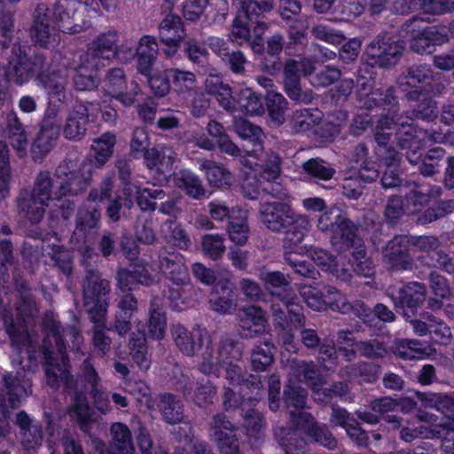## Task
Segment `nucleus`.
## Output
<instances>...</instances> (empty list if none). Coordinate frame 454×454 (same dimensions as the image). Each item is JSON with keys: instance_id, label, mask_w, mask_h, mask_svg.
<instances>
[{"instance_id": "33", "label": "nucleus", "mask_w": 454, "mask_h": 454, "mask_svg": "<svg viewBox=\"0 0 454 454\" xmlns=\"http://www.w3.org/2000/svg\"><path fill=\"white\" fill-rule=\"evenodd\" d=\"M60 136V130L40 125V129L31 145L34 161L42 162L45 156L55 147Z\"/></svg>"}, {"instance_id": "22", "label": "nucleus", "mask_w": 454, "mask_h": 454, "mask_svg": "<svg viewBox=\"0 0 454 454\" xmlns=\"http://www.w3.org/2000/svg\"><path fill=\"white\" fill-rule=\"evenodd\" d=\"M295 214L290 202L265 201L260 205L259 215L261 223L270 231L280 233L287 222Z\"/></svg>"}, {"instance_id": "59", "label": "nucleus", "mask_w": 454, "mask_h": 454, "mask_svg": "<svg viewBox=\"0 0 454 454\" xmlns=\"http://www.w3.org/2000/svg\"><path fill=\"white\" fill-rule=\"evenodd\" d=\"M201 251L207 257L217 261L226 250L224 238L220 234H206L201 238Z\"/></svg>"}, {"instance_id": "40", "label": "nucleus", "mask_w": 454, "mask_h": 454, "mask_svg": "<svg viewBox=\"0 0 454 454\" xmlns=\"http://www.w3.org/2000/svg\"><path fill=\"white\" fill-rule=\"evenodd\" d=\"M162 299L153 296L151 300L149 309L148 333L156 340H161L165 336L167 320L162 310Z\"/></svg>"}, {"instance_id": "14", "label": "nucleus", "mask_w": 454, "mask_h": 454, "mask_svg": "<svg viewBox=\"0 0 454 454\" xmlns=\"http://www.w3.org/2000/svg\"><path fill=\"white\" fill-rule=\"evenodd\" d=\"M433 74L427 64H414L405 68L397 80V87L403 98L411 99L427 90L424 84L433 79Z\"/></svg>"}, {"instance_id": "55", "label": "nucleus", "mask_w": 454, "mask_h": 454, "mask_svg": "<svg viewBox=\"0 0 454 454\" xmlns=\"http://www.w3.org/2000/svg\"><path fill=\"white\" fill-rule=\"evenodd\" d=\"M263 155L264 153L262 154V158L258 159L264 161L262 168L258 174H255L254 176L258 178V181L261 184L273 183L279 177L280 175V157L273 152L266 153L265 159H263Z\"/></svg>"}, {"instance_id": "26", "label": "nucleus", "mask_w": 454, "mask_h": 454, "mask_svg": "<svg viewBox=\"0 0 454 454\" xmlns=\"http://www.w3.org/2000/svg\"><path fill=\"white\" fill-rule=\"evenodd\" d=\"M209 304L215 312L232 314L238 305L234 284L229 279L219 281L210 293Z\"/></svg>"}, {"instance_id": "30", "label": "nucleus", "mask_w": 454, "mask_h": 454, "mask_svg": "<svg viewBox=\"0 0 454 454\" xmlns=\"http://www.w3.org/2000/svg\"><path fill=\"white\" fill-rule=\"evenodd\" d=\"M158 53V43L154 36L144 35L140 38L136 54L137 68L141 74L149 76L152 74Z\"/></svg>"}, {"instance_id": "58", "label": "nucleus", "mask_w": 454, "mask_h": 454, "mask_svg": "<svg viewBox=\"0 0 454 454\" xmlns=\"http://www.w3.org/2000/svg\"><path fill=\"white\" fill-rule=\"evenodd\" d=\"M243 419V427L247 435H256L262 432L266 427V420L263 415L254 406H247L240 413Z\"/></svg>"}, {"instance_id": "2", "label": "nucleus", "mask_w": 454, "mask_h": 454, "mask_svg": "<svg viewBox=\"0 0 454 454\" xmlns=\"http://www.w3.org/2000/svg\"><path fill=\"white\" fill-rule=\"evenodd\" d=\"M43 324L46 336L42 346L38 343L40 350L38 357L43 356L45 361L44 372L46 373L47 367L50 365L56 367L55 372L61 367L70 372L67 346L79 348L82 342V335L75 326L63 327L51 315H46Z\"/></svg>"}, {"instance_id": "61", "label": "nucleus", "mask_w": 454, "mask_h": 454, "mask_svg": "<svg viewBox=\"0 0 454 454\" xmlns=\"http://www.w3.org/2000/svg\"><path fill=\"white\" fill-rule=\"evenodd\" d=\"M266 106L271 120L277 124H282L285 121V110L287 106L285 97L274 90H269L266 95Z\"/></svg>"}, {"instance_id": "46", "label": "nucleus", "mask_w": 454, "mask_h": 454, "mask_svg": "<svg viewBox=\"0 0 454 454\" xmlns=\"http://www.w3.org/2000/svg\"><path fill=\"white\" fill-rule=\"evenodd\" d=\"M403 319L412 326L413 332L419 336L428 334L441 318L433 315L432 312L423 310L418 317V312L403 313Z\"/></svg>"}, {"instance_id": "18", "label": "nucleus", "mask_w": 454, "mask_h": 454, "mask_svg": "<svg viewBox=\"0 0 454 454\" xmlns=\"http://www.w3.org/2000/svg\"><path fill=\"white\" fill-rule=\"evenodd\" d=\"M131 267V269L119 267L116 270L114 278L116 288L121 293L131 292L137 285L148 287L156 282L145 260L132 263Z\"/></svg>"}, {"instance_id": "1", "label": "nucleus", "mask_w": 454, "mask_h": 454, "mask_svg": "<svg viewBox=\"0 0 454 454\" xmlns=\"http://www.w3.org/2000/svg\"><path fill=\"white\" fill-rule=\"evenodd\" d=\"M90 175L82 170L77 160L67 157L58 164L53 176L49 170H39L29 191L48 207L51 200H56L61 217L69 220L78 198L90 185Z\"/></svg>"}, {"instance_id": "10", "label": "nucleus", "mask_w": 454, "mask_h": 454, "mask_svg": "<svg viewBox=\"0 0 454 454\" xmlns=\"http://www.w3.org/2000/svg\"><path fill=\"white\" fill-rule=\"evenodd\" d=\"M25 49L16 43L11 49L7 63L2 65L1 88L7 90V84L13 82L18 86L27 83L32 78V69Z\"/></svg>"}, {"instance_id": "50", "label": "nucleus", "mask_w": 454, "mask_h": 454, "mask_svg": "<svg viewBox=\"0 0 454 454\" xmlns=\"http://www.w3.org/2000/svg\"><path fill=\"white\" fill-rule=\"evenodd\" d=\"M302 169L309 176L313 177L318 184L320 182L330 181L336 173L335 168L319 158H312L304 162Z\"/></svg>"}, {"instance_id": "53", "label": "nucleus", "mask_w": 454, "mask_h": 454, "mask_svg": "<svg viewBox=\"0 0 454 454\" xmlns=\"http://www.w3.org/2000/svg\"><path fill=\"white\" fill-rule=\"evenodd\" d=\"M291 370L300 381H304L311 385H317L321 380V373L314 362L304 360H292Z\"/></svg>"}, {"instance_id": "31", "label": "nucleus", "mask_w": 454, "mask_h": 454, "mask_svg": "<svg viewBox=\"0 0 454 454\" xmlns=\"http://www.w3.org/2000/svg\"><path fill=\"white\" fill-rule=\"evenodd\" d=\"M310 228V219L306 215L295 213L290 222L285 224L280 233L284 234L285 248H298Z\"/></svg>"}, {"instance_id": "21", "label": "nucleus", "mask_w": 454, "mask_h": 454, "mask_svg": "<svg viewBox=\"0 0 454 454\" xmlns=\"http://www.w3.org/2000/svg\"><path fill=\"white\" fill-rule=\"evenodd\" d=\"M291 421L296 427H305L306 434L315 442L327 448L334 450L337 448L338 442L333 434L325 424H320L315 420L309 412H291Z\"/></svg>"}, {"instance_id": "3", "label": "nucleus", "mask_w": 454, "mask_h": 454, "mask_svg": "<svg viewBox=\"0 0 454 454\" xmlns=\"http://www.w3.org/2000/svg\"><path fill=\"white\" fill-rule=\"evenodd\" d=\"M48 366L46 370V382L52 387H58L59 382H62L67 394L72 397V403L69 407L70 416L76 420L80 429L83 433H90L91 423L94 421L93 410L90 407L85 395V387H80L78 381L74 380L70 372H67L64 367L59 368Z\"/></svg>"}, {"instance_id": "62", "label": "nucleus", "mask_w": 454, "mask_h": 454, "mask_svg": "<svg viewBox=\"0 0 454 454\" xmlns=\"http://www.w3.org/2000/svg\"><path fill=\"white\" fill-rule=\"evenodd\" d=\"M103 89L107 95L114 97L127 89V78L121 68H111L103 79Z\"/></svg>"}, {"instance_id": "6", "label": "nucleus", "mask_w": 454, "mask_h": 454, "mask_svg": "<svg viewBox=\"0 0 454 454\" xmlns=\"http://www.w3.org/2000/svg\"><path fill=\"white\" fill-rule=\"evenodd\" d=\"M82 300L89 318H100L106 316L108 303L106 297L110 292V283L102 274L86 265L82 282Z\"/></svg>"}, {"instance_id": "12", "label": "nucleus", "mask_w": 454, "mask_h": 454, "mask_svg": "<svg viewBox=\"0 0 454 454\" xmlns=\"http://www.w3.org/2000/svg\"><path fill=\"white\" fill-rule=\"evenodd\" d=\"M403 51V42L395 41L387 34L380 33L370 43L365 52L374 65L386 68L395 65Z\"/></svg>"}, {"instance_id": "25", "label": "nucleus", "mask_w": 454, "mask_h": 454, "mask_svg": "<svg viewBox=\"0 0 454 454\" xmlns=\"http://www.w3.org/2000/svg\"><path fill=\"white\" fill-rule=\"evenodd\" d=\"M406 100L410 103V109L402 114L404 121L412 122L414 120H422L431 122L437 118L438 105L429 94L428 90L423 91V94L415 96L414 98Z\"/></svg>"}, {"instance_id": "49", "label": "nucleus", "mask_w": 454, "mask_h": 454, "mask_svg": "<svg viewBox=\"0 0 454 454\" xmlns=\"http://www.w3.org/2000/svg\"><path fill=\"white\" fill-rule=\"evenodd\" d=\"M236 388L237 387H223V394L222 400L223 406L225 411H239L241 412L247 406H255L257 403L256 397L244 398V396L240 394L239 390H237Z\"/></svg>"}, {"instance_id": "41", "label": "nucleus", "mask_w": 454, "mask_h": 454, "mask_svg": "<svg viewBox=\"0 0 454 454\" xmlns=\"http://www.w3.org/2000/svg\"><path fill=\"white\" fill-rule=\"evenodd\" d=\"M158 31L161 42H182L186 35L183 21L176 14H168L159 24Z\"/></svg>"}, {"instance_id": "43", "label": "nucleus", "mask_w": 454, "mask_h": 454, "mask_svg": "<svg viewBox=\"0 0 454 454\" xmlns=\"http://www.w3.org/2000/svg\"><path fill=\"white\" fill-rule=\"evenodd\" d=\"M322 120L321 112L317 109L304 108L293 113L289 120L290 129L294 133L310 130Z\"/></svg>"}, {"instance_id": "19", "label": "nucleus", "mask_w": 454, "mask_h": 454, "mask_svg": "<svg viewBox=\"0 0 454 454\" xmlns=\"http://www.w3.org/2000/svg\"><path fill=\"white\" fill-rule=\"evenodd\" d=\"M89 102L74 104L67 114L64 123L60 126V134L68 141H82L88 130L90 114Z\"/></svg>"}, {"instance_id": "48", "label": "nucleus", "mask_w": 454, "mask_h": 454, "mask_svg": "<svg viewBox=\"0 0 454 454\" xmlns=\"http://www.w3.org/2000/svg\"><path fill=\"white\" fill-rule=\"evenodd\" d=\"M112 447L120 454H133L134 445L129 428L122 423H114L111 426Z\"/></svg>"}, {"instance_id": "56", "label": "nucleus", "mask_w": 454, "mask_h": 454, "mask_svg": "<svg viewBox=\"0 0 454 454\" xmlns=\"http://www.w3.org/2000/svg\"><path fill=\"white\" fill-rule=\"evenodd\" d=\"M106 317L100 318H90L94 325L92 327V342L95 349L100 356H105L111 348L112 340L106 333Z\"/></svg>"}, {"instance_id": "57", "label": "nucleus", "mask_w": 454, "mask_h": 454, "mask_svg": "<svg viewBox=\"0 0 454 454\" xmlns=\"http://www.w3.org/2000/svg\"><path fill=\"white\" fill-rule=\"evenodd\" d=\"M237 103L240 110L250 115H259L263 113L262 98L250 88L240 90Z\"/></svg>"}, {"instance_id": "36", "label": "nucleus", "mask_w": 454, "mask_h": 454, "mask_svg": "<svg viewBox=\"0 0 454 454\" xmlns=\"http://www.w3.org/2000/svg\"><path fill=\"white\" fill-rule=\"evenodd\" d=\"M119 34L115 30H108L94 38L89 48L103 61L115 58L118 52Z\"/></svg>"}, {"instance_id": "60", "label": "nucleus", "mask_w": 454, "mask_h": 454, "mask_svg": "<svg viewBox=\"0 0 454 454\" xmlns=\"http://www.w3.org/2000/svg\"><path fill=\"white\" fill-rule=\"evenodd\" d=\"M400 404L401 402L390 396H383L370 401L369 408L378 415L383 416L387 422L400 425L401 419L399 417L387 415L388 412L394 411Z\"/></svg>"}, {"instance_id": "35", "label": "nucleus", "mask_w": 454, "mask_h": 454, "mask_svg": "<svg viewBox=\"0 0 454 454\" xmlns=\"http://www.w3.org/2000/svg\"><path fill=\"white\" fill-rule=\"evenodd\" d=\"M408 121H404L403 115L400 114L391 117L388 114H380L373 124V137L376 144L382 142H390L393 130L396 127L397 129H405Z\"/></svg>"}, {"instance_id": "4", "label": "nucleus", "mask_w": 454, "mask_h": 454, "mask_svg": "<svg viewBox=\"0 0 454 454\" xmlns=\"http://www.w3.org/2000/svg\"><path fill=\"white\" fill-rule=\"evenodd\" d=\"M270 297L278 300L287 309L289 321L294 327L303 326L305 316L303 309L299 303L295 291L290 286L289 275L281 271H262L259 274Z\"/></svg>"}, {"instance_id": "39", "label": "nucleus", "mask_w": 454, "mask_h": 454, "mask_svg": "<svg viewBox=\"0 0 454 454\" xmlns=\"http://www.w3.org/2000/svg\"><path fill=\"white\" fill-rule=\"evenodd\" d=\"M200 169L204 170L209 184L217 188H228L231 185V173L223 165L210 160H201Z\"/></svg>"}, {"instance_id": "16", "label": "nucleus", "mask_w": 454, "mask_h": 454, "mask_svg": "<svg viewBox=\"0 0 454 454\" xmlns=\"http://www.w3.org/2000/svg\"><path fill=\"white\" fill-rule=\"evenodd\" d=\"M175 345L180 352L186 356H193L201 348L211 341V337L207 329L200 326L188 331L181 324H174L170 329Z\"/></svg>"}, {"instance_id": "38", "label": "nucleus", "mask_w": 454, "mask_h": 454, "mask_svg": "<svg viewBox=\"0 0 454 454\" xmlns=\"http://www.w3.org/2000/svg\"><path fill=\"white\" fill-rule=\"evenodd\" d=\"M395 135L396 143L402 150H419L422 148L423 143L420 135H423V138L427 137L429 140H434L433 134H429L427 130L414 126L409 121L406 128L397 129Z\"/></svg>"}, {"instance_id": "15", "label": "nucleus", "mask_w": 454, "mask_h": 454, "mask_svg": "<svg viewBox=\"0 0 454 454\" xmlns=\"http://www.w3.org/2000/svg\"><path fill=\"white\" fill-rule=\"evenodd\" d=\"M23 349L26 350V354L28 356L27 348L23 347L21 348V352ZM39 358L40 357H37L36 361H30L27 357L28 364L23 366L21 368L22 371H18L15 375H12L10 372L4 373L3 375V383L8 397L10 407H17L22 398L31 395L32 380L27 376L25 372H28L35 368L38 364Z\"/></svg>"}, {"instance_id": "23", "label": "nucleus", "mask_w": 454, "mask_h": 454, "mask_svg": "<svg viewBox=\"0 0 454 454\" xmlns=\"http://www.w3.org/2000/svg\"><path fill=\"white\" fill-rule=\"evenodd\" d=\"M423 23V20L415 16L406 21L403 28L407 33H417L413 35L410 48L412 51L424 54H430L434 51L435 44L438 40L437 29L434 27H422L420 24Z\"/></svg>"}, {"instance_id": "52", "label": "nucleus", "mask_w": 454, "mask_h": 454, "mask_svg": "<svg viewBox=\"0 0 454 454\" xmlns=\"http://www.w3.org/2000/svg\"><path fill=\"white\" fill-rule=\"evenodd\" d=\"M375 106L391 114H396L400 110L398 97L392 87L375 89L369 99Z\"/></svg>"}, {"instance_id": "64", "label": "nucleus", "mask_w": 454, "mask_h": 454, "mask_svg": "<svg viewBox=\"0 0 454 454\" xmlns=\"http://www.w3.org/2000/svg\"><path fill=\"white\" fill-rule=\"evenodd\" d=\"M115 136L112 133H105L95 140L92 148L95 151V160L98 166H103L114 153Z\"/></svg>"}, {"instance_id": "44", "label": "nucleus", "mask_w": 454, "mask_h": 454, "mask_svg": "<svg viewBox=\"0 0 454 454\" xmlns=\"http://www.w3.org/2000/svg\"><path fill=\"white\" fill-rule=\"evenodd\" d=\"M17 291L19 293L20 300L17 304L18 317L23 322L24 325L26 317H33L37 313V305L31 294L28 285L21 281L17 284Z\"/></svg>"}, {"instance_id": "20", "label": "nucleus", "mask_w": 454, "mask_h": 454, "mask_svg": "<svg viewBox=\"0 0 454 454\" xmlns=\"http://www.w3.org/2000/svg\"><path fill=\"white\" fill-rule=\"evenodd\" d=\"M328 216L323 215L317 221V227L322 231H328L331 234L333 245L343 244L352 245L359 238L357 226L344 215H338L333 222L327 223Z\"/></svg>"}, {"instance_id": "51", "label": "nucleus", "mask_w": 454, "mask_h": 454, "mask_svg": "<svg viewBox=\"0 0 454 454\" xmlns=\"http://www.w3.org/2000/svg\"><path fill=\"white\" fill-rule=\"evenodd\" d=\"M274 345L269 340L259 342L251 352V364L253 370L257 372L266 371L273 363Z\"/></svg>"}, {"instance_id": "24", "label": "nucleus", "mask_w": 454, "mask_h": 454, "mask_svg": "<svg viewBox=\"0 0 454 454\" xmlns=\"http://www.w3.org/2000/svg\"><path fill=\"white\" fill-rule=\"evenodd\" d=\"M239 333L242 338H254L265 331L266 312L256 305L240 308L237 314Z\"/></svg>"}, {"instance_id": "28", "label": "nucleus", "mask_w": 454, "mask_h": 454, "mask_svg": "<svg viewBox=\"0 0 454 454\" xmlns=\"http://www.w3.org/2000/svg\"><path fill=\"white\" fill-rule=\"evenodd\" d=\"M3 136L7 139L11 146L16 151L19 158H23L27 153L28 145L27 134L16 113L7 114L5 126L2 130Z\"/></svg>"}, {"instance_id": "47", "label": "nucleus", "mask_w": 454, "mask_h": 454, "mask_svg": "<svg viewBox=\"0 0 454 454\" xmlns=\"http://www.w3.org/2000/svg\"><path fill=\"white\" fill-rule=\"evenodd\" d=\"M394 354L403 360H417L427 354V348L418 340L403 339L395 342Z\"/></svg>"}, {"instance_id": "5", "label": "nucleus", "mask_w": 454, "mask_h": 454, "mask_svg": "<svg viewBox=\"0 0 454 454\" xmlns=\"http://www.w3.org/2000/svg\"><path fill=\"white\" fill-rule=\"evenodd\" d=\"M211 341L200 355L199 370L203 374L218 376L220 368L225 364L240 362L243 353L242 344L233 337L222 335L215 348Z\"/></svg>"}, {"instance_id": "54", "label": "nucleus", "mask_w": 454, "mask_h": 454, "mask_svg": "<svg viewBox=\"0 0 454 454\" xmlns=\"http://www.w3.org/2000/svg\"><path fill=\"white\" fill-rule=\"evenodd\" d=\"M179 188L184 191L185 194L195 200H202L206 197L207 191L201 180L191 171L180 172L177 178Z\"/></svg>"}, {"instance_id": "29", "label": "nucleus", "mask_w": 454, "mask_h": 454, "mask_svg": "<svg viewBox=\"0 0 454 454\" xmlns=\"http://www.w3.org/2000/svg\"><path fill=\"white\" fill-rule=\"evenodd\" d=\"M232 128L234 132L243 139H250L253 142L252 150H245L249 157L259 159L262 157V143L265 137L262 129L243 118H235Z\"/></svg>"}, {"instance_id": "27", "label": "nucleus", "mask_w": 454, "mask_h": 454, "mask_svg": "<svg viewBox=\"0 0 454 454\" xmlns=\"http://www.w3.org/2000/svg\"><path fill=\"white\" fill-rule=\"evenodd\" d=\"M15 206L18 215L32 224L38 223L43 219L48 207L47 204L39 202L27 188L20 191L15 198Z\"/></svg>"}, {"instance_id": "17", "label": "nucleus", "mask_w": 454, "mask_h": 454, "mask_svg": "<svg viewBox=\"0 0 454 454\" xmlns=\"http://www.w3.org/2000/svg\"><path fill=\"white\" fill-rule=\"evenodd\" d=\"M158 263L165 277L175 286L189 285V270L183 254L167 247H162L158 253Z\"/></svg>"}, {"instance_id": "13", "label": "nucleus", "mask_w": 454, "mask_h": 454, "mask_svg": "<svg viewBox=\"0 0 454 454\" xmlns=\"http://www.w3.org/2000/svg\"><path fill=\"white\" fill-rule=\"evenodd\" d=\"M411 241L407 235H395L382 247V260L391 270H412L414 262L410 254Z\"/></svg>"}, {"instance_id": "11", "label": "nucleus", "mask_w": 454, "mask_h": 454, "mask_svg": "<svg viewBox=\"0 0 454 454\" xmlns=\"http://www.w3.org/2000/svg\"><path fill=\"white\" fill-rule=\"evenodd\" d=\"M33 17L30 37L35 44L43 48H51L57 45L60 41V30L53 23L51 11L47 4H38Z\"/></svg>"}, {"instance_id": "34", "label": "nucleus", "mask_w": 454, "mask_h": 454, "mask_svg": "<svg viewBox=\"0 0 454 454\" xmlns=\"http://www.w3.org/2000/svg\"><path fill=\"white\" fill-rule=\"evenodd\" d=\"M274 438L286 454H307V442L294 428L276 427L274 428Z\"/></svg>"}, {"instance_id": "32", "label": "nucleus", "mask_w": 454, "mask_h": 454, "mask_svg": "<svg viewBox=\"0 0 454 454\" xmlns=\"http://www.w3.org/2000/svg\"><path fill=\"white\" fill-rule=\"evenodd\" d=\"M72 0H58L51 12L53 23L63 33L77 34L83 27L74 23V9L70 7Z\"/></svg>"}, {"instance_id": "45", "label": "nucleus", "mask_w": 454, "mask_h": 454, "mask_svg": "<svg viewBox=\"0 0 454 454\" xmlns=\"http://www.w3.org/2000/svg\"><path fill=\"white\" fill-rule=\"evenodd\" d=\"M161 232L168 243L179 249L186 250L191 246V239L176 220H167L161 226Z\"/></svg>"}, {"instance_id": "42", "label": "nucleus", "mask_w": 454, "mask_h": 454, "mask_svg": "<svg viewBox=\"0 0 454 454\" xmlns=\"http://www.w3.org/2000/svg\"><path fill=\"white\" fill-rule=\"evenodd\" d=\"M158 407L167 423L175 425L184 421V404L174 395H162Z\"/></svg>"}, {"instance_id": "8", "label": "nucleus", "mask_w": 454, "mask_h": 454, "mask_svg": "<svg viewBox=\"0 0 454 454\" xmlns=\"http://www.w3.org/2000/svg\"><path fill=\"white\" fill-rule=\"evenodd\" d=\"M387 296L393 302L396 311L403 313L418 312L419 308L426 301L427 287L419 281L400 282L390 285L386 290Z\"/></svg>"}, {"instance_id": "37", "label": "nucleus", "mask_w": 454, "mask_h": 454, "mask_svg": "<svg viewBox=\"0 0 454 454\" xmlns=\"http://www.w3.org/2000/svg\"><path fill=\"white\" fill-rule=\"evenodd\" d=\"M172 80L173 90L182 99H188L197 90V79L194 73L179 68L168 71Z\"/></svg>"}, {"instance_id": "7", "label": "nucleus", "mask_w": 454, "mask_h": 454, "mask_svg": "<svg viewBox=\"0 0 454 454\" xmlns=\"http://www.w3.org/2000/svg\"><path fill=\"white\" fill-rule=\"evenodd\" d=\"M101 221V208L96 204L81 205L75 215V228L71 241L76 242L78 249L84 250V257L93 254V244L98 235Z\"/></svg>"}, {"instance_id": "9", "label": "nucleus", "mask_w": 454, "mask_h": 454, "mask_svg": "<svg viewBox=\"0 0 454 454\" xmlns=\"http://www.w3.org/2000/svg\"><path fill=\"white\" fill-rule=\"evenodd\" d=\"M233 4L237 7L238 14L233 20L231 36L238 44L242 45L250 39V27L246 20L253 21L260 18L273 9L274 3L273 0L262 3L255 0H233Z\"/></svg>"}, {"instance_id": "63", "label": "nucleus", "mask_w": 454, "mask_h": 454, "mask_svg": "<svg viewBox=\"0 0 454 454\" xmlns=\"http://www.w3.org/2000/svg\"><path fill=\"white\" fill-rule=\"evenodd\" d=\"M67 73L63 72L59 68H56L53 71H51V73L42 79L40 82L48 90L50 94L54 96H62L64 98L66 87L67 85Z\"/></svg>"}]
</instances>
